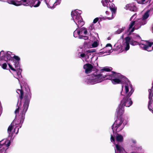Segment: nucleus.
<instances>
[{
	"label": "nucleus",
	"mask_w": 153,
	"mask_h": 153,
	"mask_svg": "<svg viewBox=\"0 0 153 153\" xmlns=\"http://www.w3.org/2000/svg\"><path fill=\"white\" fill-rule=\"evenodd\" d=\"M22 86L21 85V89H18L16 90V92L19 94V97L21 100H22L24 98V104L23 109L21 111L19 116L18 121L19 122V124H22L25 118L26 112L28 108L30 102V98L31 97L30 92H28L25 94L22 89Z\"/></svg>",
	"instance_id": "1"
},
{
	"label": "nucleus",
	"mask_w": 153,
	"mask_h": 153,
	"mask_svg": "<svg viewBox=\"0 0 153 153\" xmlns=\"http://www.w3.org/2000/svg\"><path fill=\"white\" fill-rule=\"evenodd\" d=\"M116 111L117 118L111 126L113 132H119L123 128V127L119 128L123 122V118L121 116L124 112V107L120 104L117 109Z\"/></svg>",
	"instance_id": "2"
},
{
	"label": "nucleus",
	"mask_w": 153,
	"mask_h": 153,
	"mask_svg": "<svg viewBox=\"0 0 153 153\" xmlns=\"http://www.w3.org/2000/svg\"><path fill=\"white\" fill-rule=\"evenodd\" d=\"M112 74H110L103 75V74H97L95 73L92 74V76L94 78V80L96 83L100 82L105 79L106 77H108L105 78L106 79H110L111 80L112 78H122V75L120 73H117L115 72L111 71Z\"/></svg>",
	"instance_id": "3"
},
{
	"label": "nucleus",
	"mask_w": 153,
	"mask_h": 153,
	"mask_svg": "<svg viewBox=\"0 0 153 153\" xmlns=\"http://www.w3.org/2000/svg\"><path fill=\"white\" fill-rule=\"evenodd\" d=\"M71 16L73 20L78 25V28L81 27L84 24L83 19L79 14L77 13V11H73L71 13Z\"/></svg>",
	"instance_id": "4"
},
{
	"label": "nucleus",
	"mask_w": 153,
	"mask_h": 153,
	"mask_svg": "<svg viewBox=\"0 0 153 153\" xmlns=\"http://www.w3.org/2000/svg\"><path fill=\"white\" fill-rule=\"evenodd\" d=\"M112 83L114 85L117 84H123L125 83L126 81H128V79L122 75L121 78H117L111 79Z\"/></svg>",
	"instance_id": "5"
},
{
	"label": "nucleus",
	"mask_w": 153,
	"mask_h": 153,
	"mask_svg": "<svg viewBox=\"0 0 153 153\" xmlns=\"http://www.w3.org/2000/svg\"><path fill=\"white\" fill-rule=\"evenodd\" d=\"M129 97L126 96L124 97L123 100L121 101L120 104L123 106H125L127 107H129L132 104V102L131 98H129Z\"/></svg>",
	"instance_id": "6"
},
{
	"label": "nucleus",
	"mask_w": 153,
	"mask_h": 153,
	"mask_svg": "<svg viewBox=\"0 0 153 153\" xmlns=\"http://www.w3.org/2000/svg\"><path fill=\"white\" fill-rule=\"evenodd\" d=\"M7 52L5 53L4 51H1L0 52V60H4L7 61V60H10L13 59V57L11 56V55Z\"/></svg>",
	"instance_id": "7"
},
{
	"label": "nucleus",
	"mask_w": 153,
	"mask_h": 153,
	"mask_svg": "<svg viewBox=\"0 0 153 153\" xmlns=\"http://www.w3.org/2000/svg\"><path fill=\"white\" fill-rule=\"evenodd\" d=\"M93 68L92 65L90 63H86L83 66V68L85 69V73L86 74L91 73Z\"/></svg>",
	"instance_id": "8"
},
{
	"label": "nucleus",
	"mask_w": 153,
	"mask_h": 153,
	"mask_svg": "<svg viewBox=\"0 0 153 153\" xmlns=\"http://www.w3.org/2000/svg\"><path fill=\"white\" fill-rule=\"evenodd\" d=\"M27 0H21L20 1L11 0L10 1L9 3L13 4L16 6H19L22 4L23 3L26 2Z\"/></svg>",
	"instance_id": "9"
},
{
	"label": "nucleus",
	"mask_w": 153,
	"mask_h": 153,
	"mask_svg": "<svg viewBox=\"0 0 153 153\" xmlns=\"http://www.w3.org/2000/svg\"><path fill=\"white\" fill-rule=\"evenodd\" d=\"M135 21V27H137L135 28L136 29L140 28L142 25H144L146 23V21H143L142 19L139 20L138 21Z\"/></svg>",
	"instance_id": "10"
},
{
	"label": "nucleus",
	"mask_w": 153,
	"mask_h": 153,
	"mask_svg": "<svg viewBox=\"0 0 153 153\" xmlns=\"http://www.w3.org/2000/svg\"><path fill=\"white\" fill-rule=\"evenodd\" d=\"M146 43L147 45L145 44H143V49L145 50H146L148 51H151L152 50H149L148 49L149 47H151L152 46V45L153 44V42H151L149 41H146Z\"/></svg>",
	"instance_id": "11"
},
{
	"label": "nucleus",
	"mask_w": 153,
	"mask_h": 153,
	"mask_svg": "<svg viewBox=\"0 0 153 153\" xmlns=\"http://www.w3.org/2000/svg\"><path fill=\"white\" fill-rule=\"evenodd\" d=\"M126 7L131 11L136 12L137 11L136 7L134 4H127L126 5Z\"/></svg>",
	"instance_id": "12"
},
{
	"label": "nucleus",
	"mask_w": 153,
	"mask_h": 153,
	"mask_svg": "<svg viewBox=\"0 0 153 153\" xmlns=\"http://www.w3.org/2000/svg\"><path fill=\"white\" fill-rule=\"evenodd\" d=\"M116 139L117 141L119 142H122L123 140V136L118 133H117Z\"/></svg>",
	"instance_id": "13"
},
{
	"label": "nucleus",
	"mask_w": 153,
	"mask_h": 153,
	"mask_svg": "<svg viewBox=\"0 0 153 153\" xmlns=\"http://www.w3.org/2000/svg\"><path fill=\"white\" fill-rule=\"evenodd\" d=\"M84 27H83L81 29H80L79 30H75L74 32V37H76V36H75V34L76 33L78 35H79L80 34H82L83 32V30H84Z\"/></svg>",
	"instance_id": "14"
},
{
	"label": "nucleus",
	"mask_w": 153,
	"mask_h": 153,
	"mask_svg": "<svg viewBox=\"0 0 153 153\" xmlns=\"http://www.w3.org/2000/svg\"><path fill=\"white\" fill-rule=\"evenodd\" d=\"M33 6L34 7H37L39 6L41 2L39 0H33Z\"/></svg>",
	"instance_id": "15"
},
{
	"label": "nucleus",
	"mask_w": 153,
	"mask_h": 153,
	"mask_svg": "<svg viewBox=\"0 0 153 153\" xmlns=\"http://www.w3.org/2000/svg\"><path fill=\"white\" fill-rule=\"evenodd\" d=\"M33 0H27V1L26 2L25 4L23 3L22 4L24 5L29 6L30 7L33 6Z\"/></svg>",
	"instance_id": "16"
},
{
	"label": "nucleus",
	"mask_w": 153,
	"mask_h": 153,
	"mask_svg": "<svg viewBox=\"0 0 153 153\" xmlns=\"http://www.w3.org/2000/svg\"><path fill=\"white\" fill-rule=\"evenodd\" d=\"M149 11H147L145 13L143 16L142 18V19H141L142 20H143V21H145V19L148 18L149 16Z\"/></svg>",
	"instance_id": "17"
},
{
	"label": "nucleus",
	"mask_w": 153,
	"mask_h": 153,
	"mask_svg": "<svg viewBox=\"0 0 153 153\" xmlns=\"http://www.w3.org/2000/svg\"><path fill=\"white\" fill-rule=\"evenodd\" d=\"M112 68H104L100 70V72L101 74H103V71H105L107 72H110L112 70Z\"/></svg>",
	"instance_id": "18"
},
{
	"label": "nucleus",
	"mask_w": 153,
	"mask_h": 153,
	"mask_svg": "<svg viewBox=\"0 0 153 153\" xmlns=\"http://www.w3.org/2000/svg\"><path fill=\"white\" fill-rule=\"evenodd\" d=\"M125 43H129L131 40V38L129 36H127L124 38Z\"/></svg>",
	"instance_id": "19"
},
{
	"label": "nucleus",
	"mask_w": 153,
	"mask_h": 153,
	"mask_svg": "<svg viewBox=\"0 0 153 153\" xmlns=\"http://www.w3.org/2000/svg\"><path fill=\"white\" fill-rule=\"evenodd\" d=\"M109 8L112 13H115L116 12L117 10L116 7H111V5H110Z\"/></svg>",
	"instance_id": "20"
},
{
	"label": "nucleus",
	"mask_w": 153,
	"mask_h": 153,
	"mask_svg": "<svg viewBox=\"0 0 153 153\" xmlns=\"http://www.w3.org/2000/svg\"><path fill=\"white\" fill-rule=\"evenodd\" d=\"M13 59H14V60H15L16 61H19L20 60V58L18 56H16L15 55H14V56L13 58Z\"/></svg>",
	"instance_id": "21"
},
{
	"label": "nucleus",
	"mask_w": 153,
	"mask_h": 153,
	"mask_svg": "<svg viewBox=\"0 0 153 153\" xmlns=\"http://www.w3.org/2000/svg\"><path fill=\"white\" fill-rule=\"evenodd\" d=\"M115 146L116 150L117 151L120 152L121 150V148L120 146L117 144H115Z\"/></svg>",
	"instance_id": "22"
},
{
	"label": "nucleus",
	"mask_w": 153,
	"mask_h": 153,
	"mask_svg": "<svg viewBox=\"0 0 153 153\" xmlns=\"http://www.w3.org/2000/svg\"><path fill=\"white\" fill-rule=\"evenodd\" d=\"M135 21H132L131 22L130 24L129 25V29H130L134 25H135Z\"/></svg>",
	"instance_id": "23"
},
{
	"label": "nucleus",
	"mask_w": 153,
	"mask_h": 153,
	"mask_svg": "<svg viewBox=\"0 0 153 153\" xmlns=\"http://www.w3.org/2000/svg\"><path fill=\"white\" fill-rule=\"evenodd\" d=\"M101 3L102 4V5L104 7H108V4L104 2V0H102L101 1Z\"/></svg>",
	"instance_id": "24"
},
{
	"label": "nucleus",
	"mask_w": 153,
	"mask_h": 153,
	"mask_svg": "<svg viewBox=\"0 0 153 153\" xmlns=\"http://www.w3.org/2000/svg\"><path fill=\"white\" fill-rule=\"evenodd\" d=\"M13 62H14V65L15 66V68L18 67L19 66V61H16L15 60L13 59Z\"/></svg>",
	"instance_id": "25"
},
{
	"label": "nucleus",
	"mask_w": 153,
	"mask_h": 153,
	"mask_svg": "<svg viewBox=\"0 0 153 153\" xmlns=\"http://www.w3.org/2000/svg\"><path fill=\"white\" fill-rule=\"evenodd\" d=\"M98 45V43L96 41H94L92 44V46L93 48H95Z\"/></svg>",
	"instance_id": "26"
},
{
	"label": "nucleus",
	"mask_w": 153,
	"mask_h": 153,
	"mask_svg": "<svg viewBox=\"0 0 153 153\" xmlns=\"http://www.w3.org/2000/svg\"><path fill=\"white\" fill-rule=\"evenodd\" d=\"M152 104H151L150 105H149V102L148 103V108L149 110L150 111H152V112L153 113V110L152 109L153 108H152Z\"/></svg>",
	"instance_id": "27"
},
{
	"label": "nucleus",
	"mask_w": 153,
	"mask_h": 153,
	"mask_svg": "<svg viewBox=\"0 0 153 153\" xmlns=\"http://www.w3.org/2000/svg\"><path fill=\"white\" fill-rule=\"evenodd\" d=\"M133 92V89H131L130 91L129 92V93L128 94L126 95V96L130 97L131 95L132 94Z\"/></svg>",
	"instance_id": "28"
},
{
	"label": "nucleus",
	"mask_w": 153,
	"mask_h": 153,
	"mask_svg": "<svg viewBox=\"0 0 153 153\" xmlns=\"http://www.w3.org/2000/svg\"><path fill=\"white\" fill-rule=\"evenodd\" d=\"M13 128V127L11 125H10L7 129L8 132H10L11 131Z\"/></svg>",
	"instance_id": "29"
},
{
	"label": "nucleus",
	"mask_w": 153,
	"mask_h": 153,
	"mask_svg": "<svg viewBox=\"0 0 153 153\" xmlns=\"http://www.w3.org/2000/svg\"><path fill=\"white\" fill-rule=\"evenodd\" d=\"M126 45V47L125 48V50L126 51L128 50L130 48L129 43H125Z\"/></svg>",
	"instance_id": "30"
},
{
	"label": "nucleus",
	"mask_w": 153,
	"mask_h": 153,
	"mask_svg": "<svg viewBox=\"0 0 153 153\" xmlns=\"http://www.w3.org/2000/svg\"><path fill=\"white\" fill-rule=\"evenodd\" d=\"M137 42L133 40H131L130 44L131 45H135L137 43Z\"/></svg>",
	"instance_id": "31"
},
{
	"label": "nucleus",
	"mask_w": 153,
	"mask_h": 153,
	"mask_svg": "<svg viewBox=\"0 0 153 153\" xmlns=\"http://www.w3.org/2000/svg\"><path fill=\"white\" fill-rule=\"evenodd\" d=\"M8 66L10 68L12 71H16V70L10 64H8Z\"/></svg>",
	"instance_id": "32"
},
{
	"label": "nucleus",
	"mask_w": 153,
	"mask_h": 153,
	"mask_svg": "<svg viewBox=\"0 0 153 153\" xmlns=\"http://www.w3.org/2000/svg\"><path fill=\"white\" fill-rule=\"evenodd\" d=\"M125 93H127L129 91L128 87L127 85H126L125 86Z\"/></svg>",
	"instance_id": "33"
},
{
	"label": "nucleus",
	"mask_w": 153,
	"mask_h": 153,
	"mask_svg": "<svg viewBox=\"0 0 153 153\" xmlns=\"http://www.w3.org/2000/svg\"><path fill=\"white\" fill-rule=\"evenodd\" d=\"M20 108L19 107H18V108L15 110V114L16 115V116L17 113H18L19 111Z\"/></svg>",
	"instance_id": "34"
},
{
	"label": "nucleus",
	"mask_w": 153,
	"mask_h": 153,
	"mask_svg": "<svg viewBox=\"0 0 153 153\" xmlns=\"http://www.w3.org/2000/svg\"><path fill=\"white\" fill-rule=\"evenodd\" d=\"M7 67V65L6 63H4L2 64V68L4 69H6Z\"/></svg>",
	"instance_id": "35"
},
{
	"label": "nucleus",
	"mask_w": 153,
	"mask_h": 153,
	"mask_svg": "<svg viewBox=\"0 0 153 153\" xmlns=\"http://www.w3.org/2000/svg\"><path fill=\"white\" fill-rule=\"evenodd\" d=\"M94 28V25H91L89 27L88 30H90V31H92Z\"/></svg>",
	"instance_id": "36"
},
{
	"label": "nucleus",
	"mask_w": 153,
	"mask_h": 153,
	"mask_svg": "<svg viewBox=\"0 0 153 153\" xmlns=\"http://www.w3.org/2000/svg\"><path fill=\"white\" fill-rule=\"evenodd\" d=\"M7 149H5L3 147V148H2L0 150V153H2L4 152H5Z\"/></svg>",
	"instance_id": "37"
},
{
	"label": "nucleus",
	"mask_w": 153,
	"mask_h": 153,
	"mask_svg": "<svg viewBox=\"0 0 153 153\" xmlns=\"http://www.w3.org/2000/svg\"><path fill=\"white\" fill-rule=\"evenodd\" d=\"M111 141L112 142H114L115 141V138L112 135H111Z\"/></svg>",
	"instance_id": "38"
},
{
	"label": "nucleus",
	"mask_w": 153,
	"mask_h": 153,
	"mask_svg": "<svg viewBox=\"0 0 153 153\" xmlns=\"http://www.w3.org/2000/svg\"><path fill=\"white\" fill-rule=\"evenodd\" d=\"M99 20V18H95L93 20V23H96L97 21Z\"/></svg>",
	"instance_id": "39"
},
{
	"label": "nucleus",
	"mask_w": 153,
	"mask_h": 153,
	"mask_svg": "<svg viewBox=\"0 0 153 153\" xmlns=\"http://www.w3.org/2000/svg\"><path fill=\"white\" fill-rule=\"evenodd\" d=\"M111 47V49L112 48V45H111V44H108L106 45V47L105 48H106V47Z\"/></svg>",
	"instance_id": "40"
},
{
	"label": "nucleus",
	"mask_w": 153,
	"mask_h": 153,
	"mask_svg": "<svg viewBox=\"0 0 153 153\" xmlns=\"http://www.w3.org/2000/svg\"><path fill=\"white\" fill-rule=\"evenodd\" d=\"M135 29V28L134 27L132 28L129 33V35H130L131 34V33L134 31Z\"/></svg>",
	"instance_id": "41"
},
{
	"label": "nucleus",
	"mask_w": 153,
	"mask_h": 153,
	"mask_svg": "<svg viewBox=\"0 0 153 153\" xmlns=\"http://www.w3.org/2000/svg\"><path fill=\"white\" fill-rule=\"evenodd\" d=\"M10 141L9 140L7 141V143L6 144V146L7 147L9 146H10Z\"/></svg>",
	"instance_id": "42"
},
{
	"label": "nucleus",
	"mask_w": 153,
	"mask_h": 153,
	"mask_svg": "<svg viewBox=\"0 0 153 153\" xmlns=\"http://www.w3.org/2000/svg\"><path fill=\"white\" fill-rule=\"evenodd\" d=\"M87 32H87V29L85 28L84 27V30H83L84 33L85 35H86L87 34Z\"/></svg>",
	"instance_id": "43"
},
{
	"label": "nucleus",
	"mask_w": 153,
	"mask_h": 153,
	"mask_svg": "<svg viewBox=\"0 0 153 153\" xmlns=\"http://www.w3.org/2000/svg\"><path fill=\"white\" fill-rule=\"evenodd\" d=\"M125 28V27H122V28L119 29L120 31L121 32H122L124 30Z\"/></svg>",
	"instance_id": "44"
},
{
	"label": "nucleus",
	"mask_w": 153,
	"mask_h": 153,
	"mask_svg": "<svg viewBox=\"0 0 153 153\" xmlns=\"http://www.w3.org/2000/svg\"><path fill=\"white\" fill-rule=\"evenodd\" d=\"M79 35V37H78L79 38V39H83L84 36L80 35V34H79V35Z\"/></svg>",
	"instance_id": "45"
},
{
	"label": "nucleus",
	"mask_w": 153,
	"mask_h": 153,
	"mask_svg": "<svg viewBox=\"0 0 153 153\" xmlns=\"http://www.w3.org/2000/svg\"><path fill=\"white\" fill-rule=\"evenodd\" d=\"M88 36H84L83 39L85 40H87V39H88Z\"/></svg>",
	"instance_id": "46"
},
{
	"label": "nucleus",
	"mask_w": 153,
	"mask_h": 153,
	"mask_svg": "<svg viewBox=\"0 0 153 153\" xmlns=\"http://www.w3.org/2000/svg\"><path fill=\"white\" fill-rule=\"evenodd\" d=\"M85 54L84 53L81 54L80 55V56L82 57H84L85 56Z\"/></svg>",
	"instance_id": "47"
},
{
	"label": "nucleus",
	"mask_w": 153,
	"mask_h": 153,
	"mask_svg": "<svg viewBox=\"0 0 153 153\" xmlns=\"http://www.w3.org/2000/svg\"><path fill=\"white\" fill-rule=\"evenodd\" d=\"M116 32H117V34H120V33H121V32L120 31V30L119 29L117 30V31H116Z\"/></svg>",
	"instance_id": "48"
},
{
	"label": "nucleus",
	"mask_w": 153,
	"mask_h": 153,
	"mask_svg": "<svg viewBox=\"0 0 153 153\" xmlns=\"http://www.w3.org/2000/svg\"><path fill=\"white\" fill-rule=\"evenodd\" d=\"M87 52H88V53H92V52H94V51H92L91 50H89L88 51H87Z\"/></svg>",
	"instance_id": "49"
},
{
	"label": "nucleus",
	"mask_w": 153,
	"mask_h": 153,
	"mask_svg": "<svg viewBox=\"0 0 153 153\" xmlns=\"http://www.w3.org/2000/svg\"><path fill=\"white\" fill-rule=\"evenodd\" d=\"M104 2L107 3H108L109 1H110L109 0H104Z\"/></svg>",
	"instance_id": "50"
},
{
	"label": "nucleus",
	"mask_w": 153,
	"mask_h": 153,
	"mask_svg": "<svg viewBox=\"0 0 153 153\" xmlns=\"http://www.w3.org/2000/svg\"><path fill=\"white\" fill-rule=\"evenodd\" d=\"M1 141L0 142L1 143ZM4 145V144H1V143H0V148H2V146Z\"/></svg>",
	"instance_id": "51"
},
{
	"label": "nucleus",
	"mask_w": 153,
	"mask_h": 153,
	"mask_svg": "<svg viewBox=\"0 0 153 153\" xmlns=\"http://www.w3.org/2000/svg\"><path fill=\"white\" fill-rule=\"evenodd\" d=\"M111 7H114L115 5L113 3H111V4H110Z\"/></svg>",
	"instance_id": "52"
},
{
	"label": "nucleus",
	"mask_w": 153,
	"mask_h": 153,
	"mask_svg": "<svg viewBox=\"0 0 153 153\" xmlns=\"http://www.w3.org/2000/svg\"><path fill=\"white\" fill-rule=\"evenodd\" d=\"M112 17L111 18V17H107L106 18V19H108V20H110V19H112Z\"/></svg>",
	"instance_id": "53"
},
{
	"label": "nucleus",
	"mask_w": 153,
	"mask_h": 153,
	"mask_svg": "<svg viewBox=\"0 0 153 153\" xmlns=\"http://www.w3.org/2000/svg\"><path fill=\"white\" fill-rule=\"evenodd\" d=\"M146 1V0H141V2L142 3H143L144 2Z\"/></svg>",
	"instance_id": "54"
},
{
	"label": "nucleus",
	"mask_w": 153,
	"mask_h": 153,
	"mask_svg": "<svg viewBox=\"0 0 153 153\" xmlns=\"http://www.w3.org/2000/svg\"><path fill=\"white\" fill-rule=\"evenodd\" d=\"M57 2H57L56 1V2H55V3H54V5L55 6V5H57Z\"/></svg>",
	"instance_id": "55"
},
{
	"label": "nucleus",
	"mask_w": 153,
	"mask_h": 153,
	"mask_svg": "<svg viewBox=\"0 0 153 153\" xmlns=\"http://www.w3.org/2000/svg\"><path fill=\"white\" fill-rule=\"evenodd\" d=\"M136 15V13H135L133 15V16L131 17V18H133V17L134 16H135V15Z\"/></svg>",
	"instance_id": "56"
},
{
	"label": "nucleus",
	"mask_w": 153,
	"mask_h": 153,
	"mask_svg": "<svg viewBox=\"0 0 153 153\" xmlns=\"http://www.w3.org/2000/svg\"><path fill=\"white\" fill-rule=\"evenodd\" d=\"M109 13V12L108 11H106V12H105V13L106 14H108Z\"/></svg>",
	"instance_id": "57"
},
{
	"label": "nucleus",
	"mask_w": 153,
	"mask_h": 153,
	"mask_svg": "<svg viewBox=\"0 0 153 153\" xmlns=\"http://www.w3.org/2000/svg\"><path fill=\"white\" fill-rule=\"evenodd\" d=\"M1 60H0V65H1Z\"/></svg>",
	"instance_id": "58"
},
{
	"label": "nucleus",
	"mask_w": 153,
	"mask_h": 153,
	"mask_svg": "<svg viewBox=\"0 0 153 153\" xmlns=\"http://www.w3.org/2000/svg\"><path fill=\"white\" fill-rule=\"evenodd\" d=\"M123 85H122V91H123Z\"/></svg>",
	"instance_id": "59"
},
{
	"label": "nucleus",
	"mask_w": 153,
	"mask_h": 153,
	"mask_svg": "<svg viewBox=\"0 0 153 153\" xmlns=\"http://www.w3.org/2000/svg\"><path fill=\"white\" fill-rule=\"evenodd\" d=\"M121 95H124V94H122V92H121Z\"/></svg>",
	"instance_id": "60"
},
{
	"label": "nucleus",
	"mask_w": 153,
	"mask_h": 153,
	"mask_svg": "<svg viewBox=\"0 0 153 153\" xmlns=\"http://www.w3.org/2000/svg\"><path fill=\"white\" fill-rule=\"evenodd\" d=\"M46 4H47V6H48V7H49V6H48V4H48V3H46Z\"/></svg>",
	"instance_id": "61"
},
{
	"label": "nucleus",
	"mask_w": 153,
	"mask_h": 153,
	"mask_svg": "<svg viewBox=\"0 0 153 153\" xmlns=\"http://www.w3.org/2000/svg\"><path fill=\"white\" fill-rule=\"evenodd\" d=\"M152 49L153 50V46L152 47Z\"/></svg>",
	"instance_id": "62"
},
{
	"label": "nucleus",
	"mask_w": 153,
	"mask_h": 153,
	"mask_svg": "<svg viewBox=\"0 0 153 153\" xmlns=\"http://www.w3.org/2000/svg\"><path fill=\"white\" fill-rule=\"evenodd\" d=\"M52 7H51V6H50V7H51V8Z\"/></svg>",
	"instance_id": "63"
},
{
	"label": "nucleus",
	"mask_w": 153,
	"mask_h": 153,
	"mask_svg": "<svg viewBox=\"0 0 153 153\" xmlns=\"http://www.w3.org/2000/svg\"><path fill=\"white\" fill-rule=\"evenodd\" d=\"M60 1V0H58V1Z\"/></svg>",
	"instance_id": "64"
}]
</instances>
